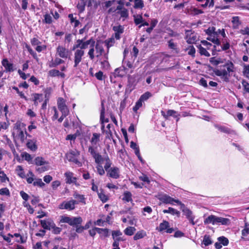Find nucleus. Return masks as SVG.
<instances>
[{
  "mask_svg": "<svg viewBox=\"0 0 249 249\" xmlns=\"http://www.w3.org/2000/svg\"><path fill=\"white\" fill-rule=\"evenodd\" d=\"M79 155L80 152L77 150H74L70 151L66 155V157L69 161L72 162L79 167H81L82 165V162L78 160Z\"/></svg>",
  "mask_w": 249,
  "mask_h": 249,
  "instance_id": "nucleus-6",
  "label": "nucleus"
},
{
  "mask_svg": "<svg viewBox=\"0 0 249 249\" xmlns=\"http://www.w3.org/2000/svg\"><path fill=\"white\" fill-rule=\"evenodd\" d=\"M198 49V52L201 55H204L206 57H209L210 56V53L207 51V50L203 47L201 45L197 46Z\"/></svg>",
  "mask_w": 249,
  "mask_h": 249,
  "instance_id": "nucleus-38",
  "label": "nucleus"
},
{
  "mask_svg": "<svg viewBox=\"0 0 249 249\" xmlns=\"http://www.w3.org/2000/svg\"><path fill=\"white\" fill-rule=\"evenodd\" d=\"M230 223V220L227 218L217 217L216 224L220 223L223 225H229Z\"/></svg>",
  "mask_w": 249,
  "mask_h": 249,
  "instance_id": "nucleus-37",
  "label": "nucleus"
},
{
  "mask_svg": "<svg viewBox=\"0 0 249 249\" xmlns=\"http://www.w3.org/2000/svg\"><path fill=\"white\" fill-rule=\"evenodd\" d=\"M60 223H68L70 226L76 227V231L81 233L85 229L84 227L80 226L82 223L81 217H69L66 215L60 216Z\"/></svg>",
  "mask_w": 249,
  "mask_h": 249,
  "instance_id": "nucleus-3",
  "label": "nucleus"
},
{
  "mask_svg": "<svg viewBox=\"0 0 249 249\" xmlns=\"http://www.w3.org/2000/svg\"><path fill=\"white\" fill-rule=\"evenodd\" d=\"M160 113L165 120H168L169 116H173L175 118L177 117V116L175 115L177 112L174 110L169 109L167 110L166 114L163 110H161Z\"/></svg>",
  "mask_w": 249,
  "mask_h": 249,
  "instance_id": "nucleus-28",
  "label": "nucleus"
},
{
  "mask_svg": "<svg viewBox=\"0 0 249 249\" xmlns=\"http://www.w3.org/2000/svg\"><path fill=\"white\" fill-rule=\"evenodd\" d=\"M85 38L77 40L76 43L72 47V50H74L77 49L78 50H84L88 48L89 45H90V46L91 45H95V41L92 37L87 41L84 40Z\"/></svg>",
  "mask_w": 249,
  "mask_h": 249,
  "instance_id": "nucleus-5",
  "label": "nucleus"
},
{
  "mask_svg": "<svg viewBox=\"0 0 249 249\" xmlns=\"http://www.w3.org/2000/svg\"><path fill=\"white\" fill-rule=\"evenodd\" d=\"M73 196L75 199L78 200V203L81 202L84 204H86V198L84 195L79 194L76 192H75Z\"/></svg>",
  "mask_w": 249,
  "mask_h": 249,
  "instance_id": "nucleus-36",
  "label": "nucleus"
},
{
  "mask_svg": "<svg viewBox=\"0 0 249 249\" xmlns=\"http://www.w3.org/2000/svg\"><path fill=\"white\" fill-rule=\"evenodd\" d=\"M52 91V88L50 87L47 88L46 89H45L44 93L45 99H48L49 100V97L51 94Z\"/></svg>",
  "mask_w": 249,
  "mask_h": 249,
  "instance_id": "nucleus-63",
  "label": "nucleus"
},
{
  "mask_svg": "<svg viewBox=\"0 0 249 249\" xmlns=\"http://www.w3.org/2000/svg\"><path fill=\"white\" fill-rule=\"evenodd\" d=\"M158 198L162 203L166 204L174 205L177 201V199L166 194H160L158 195Z\"/></svg>",
  "mask_w": 249,
  "mask_h": 249,
  "instance_id": "nucleus-10",
  "label": "nucleus"
},
{
  "mask_svg": "<svg viewBox=\"0 0 249 249\" xmlns=\"http://www.w3.org/2000/svg\"><path fill=\"white\" fill-rule=\"evenodd\" d=\"M64 63L65 61L62 58L56 57L54 60L52 59L49 62V67L50 68H54Z\"/></svg>",
  "mask_w": 249,
  "mask_h": 249,
  "instance_id": "nucleus-19",
  "label": "nucleus"
},
{
  "mask_svg": "<svg viewBox=\"0 0 249 249\" xmlns=\"http://www.w3.org/2000/svg\"><path fill=\"white\" fill-rule=\"evenodd\" d=\"M56 54L60 58L63 59L71 58V52L65 47L59 45L56 48Z\"/></svg>",
  "mask_w": 249,
  "mask_h": 249,
  "instance_id": "nucleus-8",
  "label": "nucleus"
},
{
  "mask_svg": "<svg viewBox=\"0 0 249 249\" xmlns=\"http://www.w3.org/2000/svg\"><path fill=\"white\" fill-rule=\"evenodd\" d=\"M44 19L42 20V22L44 24H51L53 22V18L51 16L46 13L44 16Z\"/></svg>",
  "mask_w": 249,
  "mask_h": 249,
  "instance_id": "nucleus-42",
  "label": "nucleus"
},
{
  "mask_svg": "<svg viewBox=\"0 0 249 249\" xmlns=\"http://www.w3.org/2000/svg\"><path fill=\"white\" fill-rule=\"evenodd\" d=\"M95 50L97 53L96 57H99L102 55L104 56V54H106V52L104 50V48L102 45L100 44L97 42L95 46Z\"/></svg>",
  "mask_w": 249,
  "mask_h": 249,
  "instance_id": "nucleus-23",
  "label": "nucleus"
},
{
  "mask_svg": "<svg viewBox=\"0 0 249 249\" xmlns=\"http://www.w3.org/2000/svg\"><path fill=\"white\" fill-rule=\"evenodd\" d=\"M135 230L136 229L134 227H128L124 230V232L126 235L131 236L134 234Z\"/></svg>",
  "mask_w": 249,
  "mask_h": 249,
  "instance_id": "nucleus-52",
  "label": "nucleus"
},
{
  "mask_svg": "<svg viewBox=\"0 0 249 249\" xmlns=\"http://www.w3.org/2000/svg\"><path fill=\"white\" fill-rule=\"evenodd\" d=\"M112 30L115 32L114 35H113L114 37H115L117 40L120 39L121 35L124 32V27L121 25L114 26L112 27Z\"/></svg>",
  "mask_w": 249,
  "mask_h": 249,
  "instance_id": "nucleus-14",
  "label": "nucleus"
},
{
  "mask_svg": "<svg viewBox=\"0 0 249 249\" xmlns=\"http://www.w3.org/2000/svg\"><path fill=\"white\" fill-rule=\"evenodd\" d=\"M183 213H184L190 223L192 225H195L196 223L194 222L195 216L193 215L192 212L190 209H185L183 210Z\"/></svg>",
  "mask_w": 249,
  "mask_h": 249,
  "instance_id": "nucleus-21",
  "label": "nucleus"
},
{
  "mask_svg": "<svg viewBox=\"0 0 249 249\" xmlns=\"http://www.w3.org/2000/svg\"><path fill=\"white\" fill-rule=\"evenodd\" d=\"M142 102L139 99L137 102L135 106L133 107V110L134 112H137V111L142 107Z\"/></svg>",
  "mask_w": 249,
  "mask_h": 249,
  "instance_id": "nucleus-59",
  "label": "nucleus"
},
{
  "mask_svg": "<svg viewBox=\"0 0 249 249\" xmlns=\"http://www.w3.org/2000/svg\"><path fill=\"white\" fill-rule=\"evenodd\" d=\"M234 70L233 63L231 60H227L218 68L214 69L213 71L216 76L220 77L223 81L228 83L230 82L231 73L234 72Z\"/></svg>",
  "mask_w": 249,
  "mask_h": 249,
  "instance_id": "nucleus-1",
  "label": "nucleus"
},
{
  "mask_svg": "<svg viewBox=\"0 0 249 249\" xmlns=\"http://www.w3.org/2000/svg\"><path fill=\"white\" fill-rule=\"evenodd\" d=\"M163 213H171L173 215H177L178 217L180 216V213L179 211L172 208L169 207L168 209L163 210Z\"/></svg>",
  "mask_w": 249,
  "mask_h": 249,
  "instance_id": "nucleus-32",
  "label": "nucleus"
},
{
  "mask_svg": "<svg viewBox=\"0 0 249 249\" xmlns=\"http://www.w3.org/2000/svg\"><path fill=\"white\" fill-rule=\"evenodd\" d=\"M68 18L70 19V23L72 25L73 28L75 29L76 27H78L80 25H81V22L80 21L76 19V17H73V14H70L68 15Z\"/></svg>",
  "mask_w": 249,
  "mask_h": 249,
  "instance_id": "nucleus-25",
  "label": "nucleus"
},
{
  "mask_svg": "<svg viewBox=\"0 0 249 249\" xmlns=\"http://www.w3.org/2000/svg\"><path fill=\"white\" fill-rule=\"evenodd\" d=\"M242 85L244 87V90L246 92L249 93V84L245 80H243L242 81Z\"/></svg>",
  "mask_w": 249,
  "mask_h": 249,
  "instance_id": "nucleus-64",
  "label": "nucleus"
},
{
  "mask_svg": "<svg viewBox=\"0 0 249 249\" xmlns=\"http://www.w3.org/2000/svg\"><path fill=\"white\" fill-rule=\"evenodd\" d=\"M94 45H91L90 46V48L89 50V52H88V55H89V58L91 60H93L95 57L94 54Z\"/></svg>",
  "mask_w": 249,
  "mask_h": 249,
  "instance_id": "nucleus-57",
  "label": "nucleus"
},
{
  "mask_svg": "<svg viewBox=\"0 0 249 249\" xmlns=\"http://www.w3.org/2000/svg\"><path fill=\"white\" fill-rule=\"evenodd\" d=\"M122 235V232L120 231H112V236L114 241L112 244H114L115 245H119V242L124 240V239L121 237Z\"/></svg>",
  "mask_w": 249,
  "mask_h": 249,
  "instance_id": "nucleus-13",
  "label": "nucleus"
},
{
  "mask_svg": "<svg viewBox=\"0 0 249 249\" xmlns=\"http://www.w3.org/2000/svg\"><path fill=\"white\" fill-rule=\"evenodd\" d=\"M102 231L107 232L106 230H102L101 228L95 227L89 231V233L90 236L93 237L96 234V232L101 233V231Z\"/></svg>",
  "mask_w": 249,
  "mask_h": 249,
  "instance_id": "nucleus-44",
  "label": "nucleus"
},
{
  "mask_svg": "<svg viewBox=\"0 0 249 249\" xmlns=\"http://www.w3.org/2000/svg\"><path fill=\"white\" fill-rule=\"evenodd\" d=\"M100 134L94 133L90 140V142L92 145H96L100 141Z\"/></svg>",
  "mask_w": 249,
  "mask_h": 249,
  "instance_id": "nucleus-40",
  "label": "nucleus"
},
{
  "mask_svg": "<svg viewBox=\"0 0 249 249\" xmlns=\"http://www.w3.org/2000/svg\"><path fill=\"white\" fill-rule=\"evenodd\" d=\"M217 216L214 215H210L207 217L204 221L205 225L212 224L214 225L216 224Z\"/></svg>",
  "mask_w": 249,
  "mask_h": 249,
  "instance_id": "nucleus-33",
  "label": "nucleus"
},
{
  "mask_svg": "<svg viewBox=\"0 0 249 249\" xmlns=\"http://www.w3.org/2000/svg\"><path fill=\"white\" fill-rule=\"evenodd\" d=\"M112 162L108 155L105 156V164L104 168L107 173V176L114 179H118L120 176V169L118 167H111Z\"/></svg>",
  "mask_w": 249,
  "mask_h": 249,
  "instance_id": "nucleus-4",
  "label": "nucleus"
},
{
  "mask_svg": "<svg viewBox=\"0 0 249 249\" xmlns=\"http://www.w3.org/2000/svg\"><path fill=\"white\" fill-rule=\"evenodd\" d=\"M231 22L233 24L234 28H236L240 24L238 17H233L232 18Z\"/></svg>",
  "mask_w": 249,
  "mask_h": 249,
  "instance_id": "nucleus-58",
  "label": "nucleus"
},
{
  "mask_svg": "<svg viewBox=\"0 0 249 249\" xmlns=\"http://www.w3.org/2000/svg\"><path fill=\"white\" fill-rule=\"evenodd\" d=\"M2 65L4 67L6 72H12L15 71L14 64L10 63L7 58H4L1 61Z\"/></svg>",
  "mask_w": 249,
  "mask_h": 249,
  "instance_id": "nucleus-15",
  "label": "nucleus"
},
{
  "mask_svg": "<svg viewBox=\"0 0 249 249\" xmlns=\"http://www.w3.org/2000/svg\"><path fill=\"white\" fill-rule=\"evenodd\" d=\"M41 227L44 230H51L52 224L54 223L53 221L51 219H47L46 220H41L40 221Z\"/></svg>",
  "mask_w": 249,
  "mask_h": 249,
  "instance_id": "nucleus-17",
  "label": "nucleus"
},
{
  "mask_svg": "<svg viewBox=\"0 0 249 249\" xmlns=\"http://www.w3.org/2000/svg\"><path fill=\"white\" fill-rule=\"evenodd\" d=\"M115 37H114L113 36H112L110 38H109L105 40L104 43H105L106 46L107 48V52L109 53V49L110 47L114 46L115 41Z\"/></svg>",
  "mask_w": 249,
  "mask_h": 249,
  "instance_id": "nucleus-26",
  "label": "nucleus"
},
{
  "mask_svg": "<svg viewBox=\"0 0 249 249\" xmlns=\"http://www.w3.org/2000/svg\"><path fill=\"white\" fill-rule=\"evenodd\" d=\"M136 85V82L135 77H134L133 76H131L130 75H128L127 84V88L128 89H130V90L131 91L135 88Z\"/></svg>",
  "mask_w": 249,
  "mask_h": 249,
  "instance_id": "nucleus-22",
  "label": "nucleus"
},
{
  "mask_svg": "<svg viewBox=\"0 0 249 249\" xmlns=\"http://www.w3.org/2000/svg\"><path fill=\"white\" fill-rule=\"evenodd\" d=\"M97 194L99 198L103 203H105L108 200L109 197L105 194L104 190L102 189H101L100 190V192H98Z\"/></svg>",
  "mask_w": 249,
  "mask_h": 249,
  "instance_id": "nucleus-35",
  "label": "nucleus"
},
{
  "mask_svg": "<svg viewBox=\"0 0 249 249\" xmlns=\"http://www.w3.org/2000/svg\"><path fill=\"white\" fill-rule=\"evenodd\" d=\"M127 68L124 66H122L116 68L114 72L115 77H123L126 73Z\"/></svg>",
  "mask_w": 249,
  "mask_h": 249,
  "instance_id": "nucleus-18",
  "label": "nucleus"
},
{
  "mask_svg": "<svg viewBox=\"0 0 249 249\" xmlns=\"http://www.w3.org/2000/svg\"><path fill=\"white\" fill-rule=\"evenodd\" d=\"M152 94L149 91H146L143 94H142L140 97V99L143 102L147 101L150 97H152Z\"/></svg>",
  "mask_w": 249,
  "mask_h": 249,
  "instance_id": "nucleus-49",
  "label": "nucleus"
},
{
  "mask_svg": "<svg viewBox=\"0 0 249 249\" xmlns=\"http://www.w3.org/2000/svg\"><path fill=\"white\" fill-rule=\"evenodd\" d=\"M78 204V202L74 200H71L68 201H63L59 205L60 209H66L68 210H73L75 209V205Z\"/></svg>",
  "mask_w": 249,
  "mask_h": 249,
  "instance_id": "nucleus-12",
  "label": "nucleus"
},
{
  "mask_svg": "<svg viewBox=\"0 0 249 249\" xmlns=\"http://www.w3.org/2000/svg\"><path fill=\"white\" fill-rule=\"evenodd\" d=\"M156 230L160 232L164 231L167 233H172L174 231L173 228L170 227L169 222L165 220H163L162 222L160 224L159 226L156 228Z\"/></svg>",
  "mask_w": 249,
  "mask_h": 249,
  "instance_id": "nucleus-9",
  "label": "nucleus"
},
{
  "mask_svg": "<svg viewBox=\"0 0 249 249\" xmlns=\"http://www.w3.org/2000/svg\"><path fill=\"white\" fill-rule=\"evenodd\" d=\"M0 195L5 196H10V192L9 190L7 188H2L0 189Z\"/></svg>",
  "mask_w": 249,
  "mask_h": 249,
  "instance_id": "nucleus-55",
  "label": "nucleus"
},
{
  "mask_svg": "<svg viewBox=\"0 0 249 249\" xmlns=\"http://www.w3.org/2000/svg\"><path fill=\"white\" fill-rule=\"evenodd\" d=\"M52 227L51 228V230H52L53 233L54 234H59L62 231V229L61 228L56 226L55 224L54 223H52Z\"/></svg>",
  "mask_w": 249,
  "mask_h": 249,
  "instance_id": "nucleus-53",
  "label": "nucleus"
},
{
  "mask_svg": "<svg viewBox=\"0 0 249 249\" xmlns=\"http://www.w3.org/2000/svg\"><path fill=\"white\" fill-rule=\"evenodd\" d=\"M133 18L134 22L136 25H140L143 21V18L141 15H134Z\"/></svg>",
  "mask_w": 249,
  "mask_h": 249,
  "instance_id": "nucleus-45",
  "label": "nucleus"
},
{
  "mask_svg": "<svg viewBox=\"0 0 249 249\" xmlns=\"http://www.w3.org/2000/svg\"><path fill=\"white\" fill-rule=\"evenodd\" d=\"M249 233V224L246 223L245 224V228L242 231V235L244 236H247Z\"/></svg>",
  "mask_w": 249,
  "mask_h": 249,
  "instance_id": "nucleus-60",
  "label": "nucleus"
},
{
  "mask_svg": "<svg viewBox=\"0 0 249 249\" xmlns=\"http://www.w3.org/2000/svg\"><path fill=\"white\" fill-rule=\"evenodd\" d=\"M88 152L90 153L94 159L95 162L97 164L96 169L98 174L100 176H103L105 174V170L102 164L105 162V156H102L97 151V147L89 146L88 148Z\"/></svg>",
  "mask_w": 249,
  "mask_h": 249,
  "instance_id": "nucleus-2",
  "label": "nucleus"
},
{
  "mask_svg": "<svg viewBox=\"0 0 249 249\" xmlns=\"http://www.w3.org/2000/svg\"><path fill=\"white\" fill-rule=\"evenodd\" d=\"M73 174L71 172H67L65 173L66 177V183L67 184L74 183L76 185L77 178L73 177Z\"/></svg>",
  "mask_w": 249,
  "mask_h": 249,
  "instance_id": "nucleus-16",
  "label": "nucleus"
},
{
  "mask_svg": "<svg viewBox=\"0 0 249 249\" xmlns=\"http://www.w3.org/2000/svg\"><path fill=\"white\" fill-rule=\"evenodd\" d=\"M217 239L224 246H227L229 243L228 239L223 236L218 237Z\"/></svg>",
  "mask_w": 249,
  "mask_h": 249,
  "instance_id": "nucleus-54",
  "label": "nucleus"
},
{
  "mask_svg": "<svg viewBox=\"0 0 249 249\" xmlns=\"http://www.w3.org/2000/svg\"><path fill=\"white\" fill-rule=\"evenodd\" d=\"M168 46L169 49H171L172 51H174V52L176 53H178L179 52V50L178 48V45L177 43H175L174 42V39H171L168 41Z\"/></svg>",
  "mask_w": 249,
  "mask_h": 249,
  "instance_id": "nucleus-31",
  "label": "nucleus"
},
{
  "mask_svg": "<svg viewBox=\"0 0 249 249\" xmlns=\"http://www.w3.org/2000/svg\"><path fill=\"white\" fill-rule=\"evenodd\" d=\"M66 102V100L62 97H59L57 99L58 108L64 116H67L69 113V109Z\"/></svg>",
  "mask_w": 249,
  "mask_h": 249,
  "instance_id": "nucleus-7",
  "label": "nucleus"
},
{
  "mask_svg": "<svg viewBox=\"0 0 249 249\" xmlns=\"http://www.w3.org/2000/svg\"><path fill=\"white\" fill-rule=\"evenodd\" d=\"M207 39L212 42L218 46L221 45V42L218 38V32L214 33L213 35L212 34L209 35L207 37Z\"/></svg>",
  "mask_w": 249,
  "mask_h": 249,
  "instance_id": "nucleus-20",
  "label": "nucleus"
},
{
  "mask_svg": "<svg viewBox=\"0 0 249 249\" xmlns=\"http://www.w3.org/2000/svg\"><path fill=\"white\" fill-rule=\"evenodd\" d=\"M21 156L22 158H24V160L28 161L29 163L33 164L32 157L30 154L27 152H23L21 154Z\"/></svg>",
  "mask_w": 249,
  "mask_h": 249,
  "instance_id": "nucleus-46",
  "label": "nucleus"
},
{
  "mask_svg": "<svg viewBox=\"0 0 249 249\" xmlns=\"http://www.w3.org/2000/svg\"><path fill=\"white\" fill-rule=\"evenodd\" d=\"M132 197V195L131 193L129 191H126L124 192V193L122 200L124 201H125L126 202H132L133 201Z\"/></svg>",
  "mask_w": 249,
  "mask_h": 249,
  "instance_id": "nucleus-34",
  "label": "nucleus"
},
{
  "mask_svg": "<svg viewBox=\"0 0 249 249\" xmlns=\"http://www.w3.org/2000/svg\"><path fill=\"white\" fill-rule=\"evenodd\" d=\"M202 243L205 246H208L211 245L213 242L211 239L210 236L207 234L205 235L203 237Z\"/></svg>",
  "mask_w": 249,
  "mask_h": 249,
  "instance_id": "nucleus-48",
  "label": "nucleus"
},
{
  "mask_svg": "<svg viewBox=\"0 0 249 249\" xmlns=\"http://www.w3.org/2000/svg\"><path fill=\"white\" fill-rule=\"evenodd\" d=\"M16 171L17 175L20 178H23L25 177L24 169L21 165L17 166Z\"/></svg>",
  "mask_w": 249,
  "mask_h": 249,
  "instance_id": "nucleus-41",
  "label": "nucleus"
},
{
  "mask_svg": "<svg viewBox=\"0 0 249 249\" xmlns=\"http://www.w3.org/2000/svg\"><path fill=\"white\" fill-rule=\"evenodd\" d=\"M90 28V25L88 23H87L83 28H81L79 31V34L80 35H82L85 32H88L89 29Z\"/></svg>",
  "mask_w": 249,
  "mask_h": 249,
  "instance_id": "nucleus-61",
  "label": "nucleus"
},
{
  "mask_svg": "<svg viewBox=\"0 0 249 249\" xmlns=\"http://www.w3.org/2000/svg\"><path fill=\"white\" fill-rule=\"evenodd\" d=\"M134 8L135 9H142L144 7L143 1L142 0H134Z\"/></svg>",
  "mask_w": 249,
  "mask_h": 249,
  "instance_id": "nucleus-51",
  "label": "nucleus"
},
{
  "mask_svg": "<svg viewBox=\"0 0 249 249\" xmlns=\"http://www.w3.org/2000/svg\"><path fill=\"white\" fill-rule=\"evenodd\" d=\"M186 50L188 51V54L191 56L193 58L195 57L196 49L193 45L189 46Z\"/></svg>",
  "mask_w": 249,
  "mask_h": 249,
  "instance_id": "nucleus-47",
  "label": "nucleus"
},
{
  "mask_svg": "<svg viewBox=\"0 0 249 249\" xmlns=\"http://www.w3.org/2000/svg\"><path fill=\"white\" fill-rule=\"evenodd\" d=\"M214 126L218 130L222 132L226 133V134H230L231 133V130L225 126L220 125L218 124H215Z\"/></svg>",
  "mask_w": 249,
  "mask_h": 249,
  "instance_id": "nucleus-39",
  "label": "nucleus"
},
{
  "mask_svg": "<svg viewBox=\"0 0 249 249\" xmlns=\"http://www.w3.org/2000/svg\"><path fill=\"white\" fill-rule=\"evenodd\" d=\"M210 62L212 65L214 66H217L219 64L222 65L224 63L225 59H222L220 57L216 58V57H212L210 58Z\"/></svg>",
  "mask_w": 249,
  "mask_h": 249,
  "instance_id": "nucleus-27",
  "label": "nucleus"
},
{
  "mask_svg": "<svg viewBox=\"0 0 249 249\" xmlns=\"http://www.w3.org/2000/svg\"><path fill=\"white\" fill-rule=\"evenodd\" d=\"M33 164L36 165V166H42L48 164V162L46 161L45 159L42 157H37L33 161Z\"/></svg>",
  "mask_w": 249,
  "mask_h": 249,
  "instance_id": "nucleus-30",
  "label": "nucleus"
},
{
  "mask_svg": "<svg viewBox=\"0 0 249 249\" xmlns=\"http://www.w3.org/2000/svg\"><path fill=\"white\" fill-rule=\"evenodd\" d=\"M26 146L33 152L36 151L37 149L36 141L34 140H29L26 143Z\"/></svg>",
  "mask_w": 249,
  "mask_h": 249,
  "instance_id": "nucleus-29",
  "label": "nucleus"
},
{
  "mask_svg": "<svg viewBox=\"0 0 249 249\" xmlns=\"http://www.w3.org/2000/svg\"><path fill=\"white\" fill-rule=\"evenodd\" d=\"M85 6L86 4L83 0H81L80 2H78L76 6V7L80 13H81L84 11L85 9Z\"/></svg>",
  "mask_w": 249,
  "mask_h": 249,
  "instance_id": "nucleus-50",
  "label": "nucleus"
},
{
  "mask_svg": "<svg viewBox=\"0 0 249 249\" xmlns=\"http://www.w3.org/2000/svg\"><path fill=\"white\" fill-rule=\"evenodd\" d=\"M60 71L55 69H53L49 71V75L51 77L59 76Z\"/></svg>",
  "mask_w": 249,
  "mask_h": 249,
  "instance_id": "nucleus-62",
  "label": "nucleus"
},
{
  "mask_svg": "<svg viewBox=\"0 0 249 249\" xmlns=\"http://www.w3.org/2000/svg\"><path fill=\"white\" fill-rule=\"evenodd\" d=\"M76 50L74 53V68H76L79 64L81 62L82 57L84 55L85 51L82 50Z\"/></svg>",
  "mask_w": 249,
  "mask_h": 249,
  "instance_id": "nucleus-11",
  "label": "nucleus"
},
{
  "mask_svg": "<svg viewBox=\"0 0 249 249\" xmlns=\"http://www.w3.org/2000/svg\"><path fill=\"white\" fill-rule=\"evenodd\" d=\"M33 185L35 186H39L40 187H43L44 186L45 184L42 181V179L41 178H37L36 179L35 181L33 182Z\"/></svg>",
  "mask_w": 249,
  "mask_h": 249,
  "instance_id": "nucleus-56",
  "label": "nucleus"
},
{
  "mask_svg": "<svg viewBox=\"0 0 249 249\" xmlns=\"http://www.w3.org/2000/svg\"><path fill=\"white\" fill-rule=\"evenodd\" d=\"M105 108L104 106V101H102L101 102V110L100 112V121L101 124H104L105 123H108L109 122V119L108 118H105Z\"/></svg>",
  "mask_w": 249,
  "mask_h": 249,
  "instance_id": "nucleus-24",
  "label": "nucleus"
},
{
  "mask_svg": "<svg viewBox=\"0 0 249 249\" xmlns=\"http://www.w3.org/2000/svg\"><path fill=\"white\" fill-rule=\"evenodd\" d=\"M25 47L27 49L30 54L36 60H38L36 53L34 52L31 47L27 43H25Z\"/></svg>",
  "mask_w": 249,
  "mask_h": 249,
  "instance_id": "nucleus-43",
  "label": "nucleus"
}]
</instances>
